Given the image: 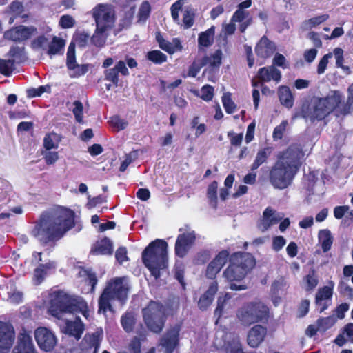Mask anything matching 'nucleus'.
<instances>
[{
  "label": "nucleus",
  "mask_w": 353,
  "mask_h": 353,
  "mask_svg": "<svg viewBox=\"0 0 353 353\" xmlns=\"http://www.w3.org/2000/svg\"><path fill=\"white\" fill-rule=\"evenodd\" d=\"M74 216L71 210L59 207L43 213L32 233L43 242L59 239L74 226Z\"/></svg>",
  "instance_id": "f257e3e1"
},
{
  "label": "nucleus",
  "mask_w": 353,
  "mask_h": 353,
  "mask_svg": "<svg viewBox=\"0 0 353 353\" xmlns=\"http://www.w3.org/2000/svg\"><path fill=\"white\" fill-rule=\"evenodd\" d=\"M301 156L302 150L297 145H290L279 154L269 174L270 182L274 188L282 190L291 184L300 166Z\"/></svg>",
  "instance_id": "f03ea898"
},
{
  "label": "nucleus",
  "mask_w": 353,
  "mask_h": 353,
  "mask_svg": "<svg viewBox=\"0 0 353 353\" xmlns=\"http://www.w3.org/2000/svg\"><path fill=\"white\" fill-rule=\"evenodd\" d=\"M50 313L61 319L64 314L81 312L85 318L90 316L87 303L79 296L70 295L63 291H54L51 294Z\"/></svg>",
  "instance_id": "7ed1b4c3"
},
{
  "label": "nucleus",
  "mask_w": 353,
  "mask_h": 353,
  "mask_svg": "<svg viewBox=\"0 0 353 353\" xmlns=\"http://www.w3.org/2000/svg\"><path fill=\"white\" fill-rule=\"evenodd\" d=\"M130 289V285L126 277L110 279L99 297V313L105 314L108 310H112V304L114 301L123 305L128 299Z\"/></svg>",
  "instance_id": "20e7f679"
},
{
  "label": "nucleus",
  "mask_w": 353,
  "mask_h": 353,
  "mask_svg": "<svg viewBox=\"0 0 353 353\" xmlns=\"http://www.w3.org/2000/svg\"><path fill=\"white\" fill-rule=\"evenodd\" d=\"M168 247L166 241L156 239L152 241L143 250L142 260L152 276L157 279L160 272L168 268Z\"/></svg>",
  "instance_id": "39448f33"
},
{
  "label": "nucleus",
  "mask_w": 353,
  "mask_h": 353,
  "mask_svg": "<svg viewBox=\"0 0 353 353\" xmlns=\"http://www.w3.org/2000/svg\"><path fill=\"white\" fill-rule=\"evenodd\" d=\"M341 95L337 92H333L325 98L319 99L310 105L303 107V117L314 122L316 120H322L328 115L341 102Z\"/></svg>",
  "instance_id": "423d86ee"
},
{
  "label": "nucleus",
  "mask_w": 353,
  "mask_h": 353,
  "mask_svg": "<svg viewBox=\"0 0 353 353\" xmlns=\"http://www.w3.org/2000/svg\"><path fill=\"white\" fill-rule=\"evenodd\" d=\"M230 262L224 272L225 277L230 281L241 280L255 265L253 256L249 254L235 253Z\"/></svg>",
  "instance_id": "0eeeda50"
},
{
  "label": "nucleus",
  "mask_w": 353,
  "mask_h": 353,
  "mask_svg": "<svg viewBox=\"0 0 353 353\" xmlns=\"http://www.w3.org/2000/svg\"><path fill=\"white\" fill-rule=\"evenodd\" d=\"M143 321L147 327L153 332H160L165 323L164 307L159 303L151 301L143 309Z\"/></svg>",
  "instance_id": "6e6552de"
},
{
  "label": "nucleus",
  "mask_w": 353,
  "mask_h": 353,
  "mask_svg": "<svg viewBox=\"0 0 353 353\" xmlns=\"http://www.w3.org/2000/svg\"><path fill=\"white\" fill-rule=\"evenodd\" d=\"M97 27L112 30L115 25L116 12L113 6L108 3L97 5L92 10Z\"/></svg>",
  "instance_id": "1a4fd4ad"
},
{
  "label": "nucleus",
  "mask_w": 353,
  "mask_h": 353,
  "mask_svg": "<svg viewBox=\"0 0 353 353\" xmlns=\"http://www.w3.org/2000/svg\"><path fill=\"white\" fill-rule=\"evenodd\" d=\"M268 312V307L263 303H249L239 310L237 316L242 324L249 326L262 320Z\"/></svg>",
  "instance_id": "9d476101"
},
{
  "label": "nucleus",
  "mask_w": 353,
  "mask_h": 353,
  "mask_svg": "<svg viewBox=\"0 0 353 353\" xmlns=\"http://www.w3.org/2000/svg\"><path fill=\"white\" fill-rule=\"evenodd\" d=\"M196 239V234L194 230L190 229L185 230L183 233L180 234L176 239L175 243V254L176 256L184 257L189 250L193 245Z\"/></svg>",
  "instance_id": "9b49d317"
},
{
  "label": "nucleus",
  "mask_w": 353,
  "mask_h": 353,
  "mask_svg": "<svg viewBox=\"0 0 353 353\" xmlns=\"http://www.w3.org/2000/svg\"><path fill=\"white\" fill-rule=\"evenodd\" d=\"M37 34L34 26H18L4 32V38L15 42H23Z\"/></svg>",
  "instance_id": "f8f14e48"
},
{
  "label": "nucleus",
  "mask_w": 353,
  "mask_h": 353,
  "mask_svg": "<svg viewBox=\"0 0 353 353\" xmlns=\"http://www.w3.org/2000/svg\"><path fill=\"white\" fill-rule=\"evenodd\" d=\"M283 218L282 213L278 212L271 207L266 208L263 212V215L257 223L258 229L265 232L272 225L277 224Z\"/></svg>",
  "instance_id": "ddd939ff"
},
{
  "label": "nucleus",
  "mask_w": 353,
  "mask_h": 353,
  "mask_svg": "<svg viewBox=\"0 0 353 353\" xmlns=\"http://www.w3.org/2000/svg\"><path fill=\"white\" fill-rule=\"evenodd\" d=\"M34 336L39 347L45 351L51 350L57 343L54 334L46 327L37 328Z\"/></svg>",
  "instance_id": "4468645a"
},
{
  "label": "nucleus",
  "mask_w": 353,
  "mask_h": 353,
  "mask_svg": "<svg viewBox=\"0 0 353 353\" xmlns=\"http://www.w3.org/2000/svg\"><path fill=\"white\" fill-rule=\"evenodd\" d=\"M180 327L176 325L169 329L161 338L159 345L165 349V353H172L179 344Z\"/></svg>",
  "instance_id": "2eb2a0df"
},
{
  "label": "nucleus",
  "mask_w": 353,
  "mask_h": 353,
  "mask_svg": "<svg viewBox=\"0 0 353 353\" xmlns=\"http://www.w3.org/2000/svg\"><path fill=\"white\" fill-rule=\"evenodd\" d=\"M334 283L330 282V285L320 288L315 296V303L321 313L330 305L332 297L333 295Z\"/></svg>",
  "instance_id": "dca6fc26"
},
{
  "label": "nucleus",
  "mask_w": 353,
  "mask_h": 353,
  "mask_svg": "<svg viewBox=\"0 0 353 353\" xmlns=\"http://www.w3.org/2000/svg\"><path fill=\"white\" fill-rule=\"evenodd\" d=\"M14 340L13 327L6 323H0V353L10 349Z\"/></svg>",
  "instance_id": "f3484780"
},
{
  "label": "nucleus",
  "mask_w": 353,
  "mask_h": 353,
  "mask_svg": "<svg viewBox=\"0 0 353 353\" xmlns=\"http://www.w3.org/2000/svg\"><path fill=\"white\" fill-rule=\"evenodd\" d=\"M60 326L64 334L74 336L77 340L81 337L84 330V325L79 318H75L74 321L67 320Z\"/></svg>",
  "instance_id": "a211bd4d"
},
{
  "label": "nucleus",
  "mask_w": 353,
  "mask_h": 353,
  "mask_svg": "<svg viewBox=\"0 0 353 353\" xmlns=\"http://www.w3.org/2000/svg\"><path fill=\"white\" fill-rule=\"evenodd\" d=\"M256 78L261 83H267L270 81L278 83L281 79V72L274 65L263 67L259 70Z\"/></svg>",
  "instance_id": "6ab92c4d"
},
{
  "label": "nucleus",
  "mask_w": 353,
  "mask_h": 353,
  "mask_svg": "<svg viewBox=\"0 0 353 353\" xmlns=\"http://www.w3.org/2000/svg\"><path fill=\"white\" fill-rule=\"evenodd\" d=\"M228 256L229 253L227 251L223 250L220 252L216 258L208 265L206 270V276L210 279H213L226 263Z\"/></svg>",
  "instance_id": "aec40b11"
},
{
  "label": "nucleus",
  "mask_w": 353,
  "mask_h": 353,
  "mask_svg": "<svg viewBox=\"0 0 353 353\" xmlns=\"http://www.w3.org/2000/svg\"><path fill=\"white\" fill-rule=\"evenodd\" d=\"M12 353H35L31 336L26 332H21L18 337V344Z\"/></svg>",
  "instance_id": "412c9836"
},
{
  "label": "nucleus",
  "mask_w": 353,
  "mask_h": 353,
  "mask_svg": "<svg viewBox=\"0 0 353 353\" xmlns=\"http://www.w3.org/2000/svg\"><path fill=\"white\" fill-rule=\"evenodd\" d=\"M266 335V329L261 325L254 326L248 332V344L252 347H258Z\"/></svg>",
  "instance_id": "4be33fe9"
},
{
  "label": "nucleus",
  "mask_w": 353,
  "mask_h": 353,
  "mask_svg": "<svg viewBox=\"0 0 353 353\" xmlns=\"http://www.w3.org/2000/svg\"><path fill=\"white\" fill-rule=\"evenodd\" d=\"M276 47L273 42L266 37H263L255 48V52L259 57L266 59L270 57L275 52Z\"/></svg>",
  "instance_id": "5701e85b"
},
{
  "label": "nucleus",
  "mask_w": 353,
  "mask_h": 353,
  "mask_svg": "<svg viewBox=\"0 0 353 353\" xmlns=\"http://www.w3.org/2000/svg\"><path fill=\"white\" fill-rule=\"evenodd\" d=\"M156 39L159 43V47L169 54H173L175 52L182 49L181 42L176 38L174 39L172 42H169L163 39L160 32H157Z\"/></svg>",
  "instance_id": "b1692460"
},
{
  "label": "nucleus",
  "mask_w": 353,
  "mask_h": 353,
  "mask_svg": "<svg viewBox=\"0 0 353 353\" xmlns=\"http://www.w3.org/2000/svg\"><path fill=\"white\" fill-rule=\"evenodd\" d=\"M110 32V30L96 26L94 33L90 37L91 43L97 48L104 47Z\"/></svg>",
  "instance_id": "393cba45"
},
{
  "label": "nucleus",
  "mask_w": 353,
  "mask_h": 353,
  "mask_svg": "<svg viewBox=\"0 0 353 353\" xmlns=\"http://www.w3.org/2000/svg\"><path fill=\"white\" fill-rule=\"evenodd\" d=\"M234 23H239V30L244 32L247 28L252 23V18L250 17L248 11H241L236 10L231 17Z\"/></svg>",
  "instance_id": "a878e982"
},
{
  "label": "nucleus",
  "mask_w": 353,
  "mask_h": 353,
  "mask_svg": "<svg viewBox=\"0 0 353 353\" xmlns=\"http://www.w3.org/2000/svg\"><path fill=\"white\" fill-rule=\"evenodd\" d=\"M218 290V284L216 281L212 282L208 290L201 296L198 305L201 310H206L212 303L214 296Z\"/></svg>",
  "instance_id": "bb28decb"
},
{
  "label": "nucleus",
  "mask_w": 353,
  "mask_h": 353,
  "mask_svg": "<svg viewBox=\"0 0 353 353\" xmlns=\"http://www.w3.org/2000/svg\"><path fill=\"white\" fill-rule=\"evenodd\" d=\"M112 243L108 238L97 241L91 249V252L96 255L112 254Z\"/></svg>",
  "instance_id": "cd10ccee"
},
{
  "label": "nucleus",
  "mask_w": 353,
  "mask_h": 353,
  "mask_svg": "<svg viewBox=\"0 0 353 353\" xmlns=\"http://www.w3.org/2000/svg\"><path fill=\"white\" fill-rule=\"evenodd\" d=\"M287 288V283L284 278L280 277L276 279L272 284L271 294L273 303L275 305L280 301L279 295L283 294Z\"/></svg>",
  "instance_id": "c85d7f7f"
},
{
  "label": "nucleus",
  "mask_w": 353,
  "mask_h": 353,
  "mask_svg": "<svg viewBox=\"0 0 353 353\" xmlns=\"http://www.w3.org/2000/svg\"><path fill=\"white\" fill-rule=\"evenodd\" d=\"M278 94L281 103L287 108H291L294 105V97L288 86H280Z\"/></svg>",
  "instance_id": "c756f323"
},
{
  "label": "nucleus",
  "mask_w": 353,
  "mask_h": 353,
  "mask_svg": "<svg viewBox=\"0 0 353 353\" xmlns=\"http://www.w3.org/2000/svg\"><path fill=\"white\" fill-rule=\"evenodd\" d=\"M272 153V148L270 147H266L263 149H261L256 153L255 159L252 164L251 170H256L260 165L263 163H265L270 156Z\"/></svg>",
  "instance_id": "7c9ffc66"
},
{
  "label": "nucleus",
  "mask_w": 353,
  "mask_h": 353,
  "mask_svg": "<svg viewBox=\"0 0 353 353\" xmlns=\"http://www.w3.org/2000/svg\"><path fill=\"white\" fill-rule=\"evenodd\" d=\"M319 241L324 252L329 251L333 243V237L330 230H321L319 231Z\"/></svg>",
  "instance_id": "2f4dec72"
},
{
  "label": "nucleus",
  "mask_w": 353,
  "mask_h": 353,
  "mask_svg": "<svg viewBox=\"0 0 353 353\" xmlns=\"http://www.w3.org/2000/svg\"><path fill=\"white\" fill-rule=\"evenodd\" d=\"M215 32L214 26H212L206 31L201 32L199 35L198 42L199 46L209 47L214 41V36Z\"/></svg>",
  "instance_id": "473e14b6"
},
{
  "label": "nucleus",
  "mask_w": 353,
  "mask_h": 353,
  "mask_svg": "<svg viewBox=\"0 0 353 353\" xmlns=\"http://www.w3.org/2000/svg\"><path fill=\"white\" fill-rule=\"evenodd\" d=\"M319 283V279L314 270L309 272L303 279L302 286L307 292L314 289Z\"/></svg>",
  "instance_id": "72a5a7b5"
},
{
  "label": "nucleus",
  "mask_w": 353,
  "mask_h": 353,
  "mask_svg": "<svg viewBox=\"0 0 353 353\" xmlns=\"http://www.w3.org/2000/svg\"><path fill=\"white\" fill-rule=\"evenodd\" d=\"M64 46V40L57 37H54L48 45L47 53L50 56L60 54L62 52Z\"/></svg>",
  "instance_id": "f704fd0d"
},
{
  "label": "nucleus",
  "mask_w": 353,
  "mask_h": 353,
  "mask_svg": "<svg viewBox=\"0 0 353 353\" xmlns=\"http://www.w3.org/2000/svg\"><path fill=\"white\" fill-rule=\"evenodd\" d=\"M222 52L221 50H216L212 55L210 56H203L201 57V59H205L206 65H210V67H219L221 63L222 59Z\"/></svg>",
  "instance_id": "c9c22d12"
},
{
  "label": "nucleus",
  "mask_w": 353,
  "mask_h": 353,
  "mask_svg": "<svg viewBox=\"0 0 353 353\" xmlns=\"http://www.w3.org/2000/svg\"><path fill=\"white\" fill-rule=\"evenodd\" d=\"M328 19V14H321L305 21L303 23V26L305 29H310L321 24L322 23L327 21Z\"/></svg>",
  "instance_id": "e433bc0d"
},
{
  "label": "nucleus",
  "mask_w": 353,
  "mask_h": 353,
  "mask_svg": "<svg viewBox=\"0 0 353 353\" xmlns=\"http://www.w3.org/2000/svg\"><path fill=\"white\" fill-rule=\"evenodd\" d=\"M221 100L223 108L228 114H232L236 110V105L232 101L230 92H225L221 97Z\"/></svg>",
  "instance_id": "4c0bfd02"
},
{
  "label": "nucleus",
  "mask_w": 353,
  "mask_h": 353,
  "mask_svg": "<svg viewBox=\"0 0 353 353\" xmlns=\"http://www.w3.org/2000/svg\"><path fill=\"white\" fill-rule=\"evenodd\" d=\"M60 141L59 136L56 133L46 135L43 140V145L46 150L57 148Z\"/></svg>",
  "instance_id": "58836bf2"
},
{
  "label": "nucleus",
  "mask_w": 353,
  "mask_h": 353,
  "mask_svg": "<svg viewBox=\"0 0 353 353\" xmlns=\"http://www.w3.org/2000/svg\"><path fill=\"white\" fill-rule=\"evenodd\" d=\"M90 36L85 32H77L73 37L72 43L74 46L77 44L80 48H84L87 46Z\"/></svg>",
  "instance_id": "ea45409f"
},
{
  "label": "nucleus",
  "mask_w": 353,
  "mask_h": 353,
  "mask_svg": "<svg viewBox=\"0 0 353 353\" xmlns=\"http://www.w3.org/2000/svg\"><path fill=\"white\" fill-rule=\"evenodd\" d=\"M205 59H201L200 57L195 59L192 64L190 66L188 70V76L195 77L199 72L201 68L206 65Z\"/></svg>",
  "instance_id": "a19ab883"
},
{
  "label": "nucleus",
  "mask_w": 353,
  "mask_h": 353,
  "mask_svg": "<svg viewBox=\"0 0 353 353\" xmlns=\"http://www.w3.org/2000/svg\"><path fill=\"white\" fill-rule=\"evenodd\" d=\"M147 58L156 64H161L166 61L167 57L159 50H152L147 54Z\"/></svg>",
  "instance_id": "79ce46f5"
},
{
  "label": "nucleus",
  "mask_w": 353,
  "mask_h": 353,
  "mask_svg": "<svg viewBox=\"0 0 353 353\" xmlns=\"http://www.w3.org/2000/svg\"><path fill=\"white\" fill-rule=\"evenodd\" d=\"M151 11V7L148 2L144 1L141 3L138 13L139 22H144L149 17Z\"/></svg>",
  "instance_id": "37998d69"
},
{
  "label": "nucleus",
  "mask_w": 353,
  "mask_h": 353,
  "mask_svg": "<svg viewBox=\"0 0 353 353\" xmlns=\"http://www.w3.org/2000/svg\"><path fill=\"white\" fill-rule=\"evenodd\" d=\"M336 318L333 316L325 318H320L317 320L316 323L321 331H325L332 327L336 323Z\"/></svg>",
  "instance_id": "c03bdc74"
},
{
  "label": "nucleus",
  "mask_w": 353,
  "mask_h": 353,
  "mask_svg": "<svg viewBox=\"0 0 353 353\" xmlns=\"http://www.w3.org/2000/svg\"><path fill=\"white\" fill-rule=\"evenodd\" d=\"M121 321L123 329L126 332H129L132 330L134 324V317L132 314L126 313L121 317Z\"/></svg>",
  "instance_id": "a18cd8bd"
},
{
  "label": "nucleus",
  "mask_w": 353,
  "mask_h": 353,
  "mask_svg": "<svg viewBox=\"0 0 353 353\" xmlns=\"http://www.w3.org/2000/svg\"><path fill=\"white\" fill-rule=\"evenodd\" d=\"M185 0H178L174 3L171 6V15L173 20L179 23V12L181 11L183 6L185 3Z\"/></svg>",
  "instance_id": "49530a36"
},
{
  "label": "nucleus",
  "mask_w": 353,
  "mask_h": 353,
  "mask_svg": "<svg viewBox=\"0 0 353 353\" xmlns=\"http://www.w3.org/2000/svg\"><path fill=\"white\" fill-rule=\"evenodd\" d=\"M70 70V76L72 77H78L83 75L88 71V65H79L74 64L72 67L68 69Z\"/></svg>",
  "instance_id": "de8ad7c7"
},
{
  "label": "nucleus",
  "mask_w": 353,
  "mask_h": 353,
  "mask_svg": "<svg viewBox=\"0 0 353 353\" xmlns=\"http://www.w3.org/2000/svg\"><path fill=\"white\" fill-rule=\"evenodd\" d=\"M217 188L218 183L216 181L211 183L208 188V197L210 200L211 204L214 208L216 207Z\"/></svg>",
  "instance_id": "09e8293b"
},
{
  "label": "nucleus",
  "mask_w": 353,
  "mask_h": 353,
  "mask_svg": "<svg viewBox=\"0 0 353 353\" xmlns=\"http://www.w3.org/2000/svg\"><path fill=\"white\" fill-rule=\"evenodd\" d=\"M14 69L13 60L0 59V73L4 75H9Z\"/></svg>",
  "instance_id": "8fccbe9b"
},
{
  "label": "nucleus",
  "mask_w": 353,
  "mask_h": 353,
  "mask_svg": "<svg viewBox=\"0 0 353 353\" xmlns=\"http://www.w3.org/2000/svg\"><path fill=\"white\" fill-rule=\"evenodd\" d=\"M118 353H141V342L139 338L134 337L126 350Z\"/></svg>",
  "instance_id": "3c124183"
},
{
  "label": "nucleus",
  "mask_w": 353,
  "mask_h": 353,
  "mask_svg": "<svg viewBox=\"0 0 353 353\" xmlns=\"http://www.w3.org/2000/svg\"><path fill=\"white\" fill-rule=\"evenodd\" d=\"M75 19L69 14H64L60 17L59 25L63 29L73 28L75 25Z\"/></svg>",
  "instance_id": "603ef678"
},
{
  "label": "nucleus",
  "mask_w": 353,
  "mask_h": 353,
  "mask_svg": "<svg viewBox=\"0 0 353 353\" xmlns=\"http://www.w3.org/2000/svg\"><path fill=\"white\" fill-rule=\"evenodd\" d=\"M199 96L205 101H211L214 97V88L209 85L203 86L201 89Z\"/></svg>",
  "instance_id": "864d4df0"
},
{
  "label": "nucleus",
  "mask_w": 353,
  "mask_h": 353,
  "mask_svg": "<svg viewBox=\"0 0 353 353\" xmlns=\"http://www.w3.org/2000/svg\"><path fill=\"white\" fill-rule=\"evenodd\" d=\"M73 109L72 112L75 117V119L79 123H82L83 121V106L81 101H75L73 103Z\"/></svg>",
  "instance_id": "5fc2aeb1"
},
{
  "label": "nucleus",
  "mask_w": 353,
  "mask_h": 353,
  "mask_svg": "<svg viewBox=\"0 0 353 353\" xmlns=\"http://www.w3.org/2000/svg\"><path fill=\"white\" fill-rule=\"evenodd\" d=\"M333 54L334 55V57L336 59V67L342 68L343 70H349V68L347 66H344L343 65V50L340 48H336L334 51Z\"/></svg>",
  "instance_id": "6e6d98bb"
},
{
  "label": "nucleus",
  "mask_w": 353,
  "mask_h": 353,
  "mask_svg": "<svg viewBox=\"0 0 353 353\" xmlns=\"http://www.w3.org/2000/svg\"><path fill=\"white\" fill-rule=\"evenodd\" d=\"M333 54L330 52L324 55L319 62L317 65V73L319 74H322L325 72L327 65L329 62V59L332 57Z\"/></svg>",
  "instance_id": "4d7b16f0"
},
{
  "label": "nucleus",
  "mask_w": 353,
  "mask_h": 353,
  "mask_svg": "<svg viewBox=\"0 0 353 353\" xmlns=\"http://www.w3.org/2000/svg\"><path fill=\"white\" fill-rule=\"evenodd\" d=\"M76 63V57H75V49L74 46L72 43H71L68 47L67 52V67L69 69L72 67Z\"/></svg>",
  "instance_id": "13d9d810"
},
{
  "label": "nucleus",
  "mask_w": 353,
  "mask_h": 353,
  "mask_svg": "<svg viewBox=\"0 0 353 353\" xmlns=\"http://www.w3.org/2000/svg\"><path fill=\"white\" fill-rule=\"evenodd\" d=\"M194 13L190 10H185L183 14V25L185 28H189L194 24Z\"/></svg>",
  "instance_id": "bf43d9fd"
},
{
  "label": "nucleus",
  "mask_w": 353,
  "mask_h": 353,
  "mask_svg": "<svg viewBox=\"0 0 353 353\" xmlns=\"http://www.w3.org/2000/svg\"><path fill=\"white\" fill-rule=\"evenodd\" d=\"M229 299L230 296L228 294H226L224 296L219 297L217 301V307L214 312V315L218 316V319L221 316L226 301Z\"/></svg>",
  "instance_id": "052dcab7"
},
{
  "label": "nucleus",
  "mask_w": 353,
  "mask_h": 353,
  "mask_svg": "<svg viewBox=\"0 0 353 353\" xmlns=\"http://www.w3.org/2000/svg\"><path fill=\"white\" fill-rule=\"evenodd\" d=\"M110 123L113 127L116 128L117 130H123L128 125V123L126 121L117 116L111 117L110 119Z\"/></svg>",
  "instance_id": "680f3d73"
},
{
  "label": "nucleus",
  "mask_w": 353,
  "mask_h": 353,
  "mask_svg": "<svg viewBox=\"0 0 353 353\" xmlns=\"http://www.w3.org/2000/svg\"><path fill=\"white\" fill-rule=\"evenodd\" d=\"M348 92L350 96L347 101V104L343 110L341 111V114H347L350 112L351 109H353V83L349 87Z\"/></svg>",
  "instance_id": "e2e57ef3"
},
{
  "label": "nucleus",
  "mask_w": 353,
  "mask_h": 353,
  "mask_svg": "<svg viewBox=\"0 0 353 353\" xmlns=\"http://www.w3.org/2000/svg\"><path fill=\"white\" fill-rule=\"evenodd\" d=\"M286 244V240L282 236H276L272 239V249L276 251H280L283 246Z\"/></svg>",
  "instance_id": "0e129e2a"
},
{
  "label": "nucleus",
  "mask_w": 353,
  "mask_h": 353,
  "mask_svg": "<svg viewBox=\"0 0 353 353\" xmlns=\"http://www.w3.org/2000/svg\"><path fill=\"white\" fill-rule=\"evenodd\" d=\"M288 125L287 121H283L279 125L274 128L273 132V137L274 139H281L283 135L284 132L286 130Z\"/></svg>",
  "instance_id": "69168bd1"
},
{
  "label": "nucleus",
  "mask_w": 353,
  "mask_h": 353,
  "mask_svg": "<svg viewBox=\"0 0 353 353\" xmlns=\"http://www.w3.org/2000/svg\"><path fill=\"white\" fill-rule=\"evenodd\" d=\"M236 30V24L231 19L230 23H224L222 26V32L224 37L232 35Z\"/></svg>",
  "instance_id": "338daca9"
},
{
  "label": "nucleus",
  "mask_w": 353,
  "mask_h": 353,
  "mask_svg": "<svg viewBox=\"0 0 353 353\" xmlns=\"http://www.w3.org/2000/svg\"><path fill=\"white\" fill-rule=\"evenodd\" d=\"M105 79L108 81H112L113 83L117 85L119 82L118 72L115 68L107 70L105 72Z\"/></svg>",
  "instance_id": "774afa93"
}]
</instances>
